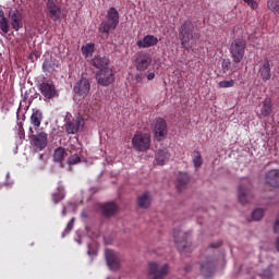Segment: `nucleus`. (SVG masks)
Masks as SVG:
<instances>
[{"mask_svg": "<svg viewBox=\"0 0 279 279\" xmlns=\"http://www.w3.org/2000/svg\"><path fill=\"white\" fill-rule=\"evenodd\" d=\"M73 92L75 95H78V97H88L90 93V81H88V78L82 77L75 83Z\"/></svg>", "mask_w": 279, "mask_h": 279, "instance_id": "9d476101", "label": "nucleus"}, {"mask_svg": "<svg viewBox=\"0 0 279 279\" xmlns=\"http://www.w3.org/2000/svg\"><path fill=\"white\" fill-rule=\"evenodd\" d=\"M217 267V262L213 257H206V259L201 263V274L204 278H210L215 274Z\"/></svg>", "mask_w": 279, "mask_h": 279, "instance_id": "2eb2a0df", "label": "nucleus"}, {"mask_svg": "<svg viewBox=\"0 0 279 279\" xmlns=\"http://www.w3.org/2000/svg\"><path fill=\"white\" fill-rule=\"evenodd\" d=\"M64 199V186L59 185L57 192L52 194L53 204H58Z\"/></svg>", "mask_w": 279, "mask_h": 279, "instance_id": "7c9ffc66", "label": "nucleus"}, {"mask_svg": "<svg viewBox=\"0 0 279 279\" xmlns=\"http://www.w3.org/2000/svg\"><path fill=\"white\" fill-rule=\"evenodd\" d=\"M58 69V61L53 58H48L43 63V71L45 73H53Z\"/></svg>", "mask_w": 279, "mask_h": 279, "instance_id": "a878e982", "label": "nucleus"}, {"mask_svg": "<svg viewBox=\"0 0 279 279\" xmlns=\"http://www.w3.org/2000/svg\"><path fill=\"white\" fill-rule=\"evenodd\" d=\"M221 69L223 71V73H226L227 71H231V73H236V71H238L236 66H232V62L230 61V59L222 60Z\"/></svg>", "mask_w": 279, "mask_h": 279, "instance_id": "2f4dec72", "label": "nucleus"}, {"mask_svg": "<svg viewBox=\"0 0 279 279\" xmlns=\"http://www.w3.org/2000/svg\"><path fill=\"white\" fill-rule=\"evenodd\" d=\"M62 215H66V207L63 206V209H62Z\"/></svg>", "mask_w": 279, "mask_h": 279, "instance_id": "de8ad7c7", "label": "nucleus"}, {"mask_svg": "<svg viewBox=\"0 0 279 279\" xmlns=\"http://www.w3.org/2000/svg\"><path fill=\"white\" fill-rule=\"evenodd\" d=\"M31 122L34 128H40V123L43 122V112L40 110H35L31 116Z\"/></svg>", "mask_w": 279, "mask_h": 279, "instance_id": "c756f323", "label": "nucleus"}, {"mask_svg": "<svg viewBox=\"0 0 279 279\" xmlns=\"http://www.w3.org/2000/svg\"><path fill=\"white\" fill-rule=\"evenodd\" d=\"M137 206L143 210H147L149 206H151V193L144 192L143 194L137 196Z\"/></svg>", "mask_w": 279, "mask_h": 279, "instance_id": "5701e85b", "label": "nucleus"}, {"mask_svg": "<svg viewBox=\"0 0 279 279\" xmlns=\"http://www.w3.org/2000/svg\"><path fill=\"white\" fill-rule=\"evenodd\" d=\"M64 154H66V149L62 146H59L53 151V160L54 162H60L61 167H64V165L62 163V161L64 160Z\"/></svg>", "mask_w": 279, "mask_h": 279, "instance_id": "cd10ccee", "label": "nucleus"}, {"mask_svg": "<svg viewBox=\"0 0 279 279\" xmlns=\"http://www.w3.org/2000/svg\"><path fill=\"white\" fill-rule=\"evenodd\" d=\"M46 8L48 10V16H50L52 21H58V19H60V15L62 14V5L60 4V1L47 0Z\"/></svg>", "mask_w": 279, "mask_h": 279, "instance_id": "f8f14e48", "label": "nucleus"}, {"mask_svg": "<svg viewBox=\"0 0 279 279\" xmlns=\"http://www.w3.org/2000/svg\"><path fill=\"white\" fill-rule=\"evenodd\" d=\"M186 271H189V268H185Z\"/></svg>", "mask_w": 279, "mask_h": 279, "instance_id": "603ef678", "label": "nucleus"}, {"mask_svg": "<svg viewBox=\"0 0 279 279\" xmlns=\"http://www.w3.org/2000/svg\"><path fill=\"white\" fill-rule=\"evenodd\" d=\"M258 73L263 82H269V80H271V65L268 59L259 66Z\"/></svg>", "mask_w": 279, "mask_h": 279, "instance_id": "4be33fe9", "label": "nucleus"}, {"mask_svg": "<svg viewBox=\"0 0 279 279\" xmlns=\"http://www.w3.org/2000/svg\"><path fill=\"white\" fill-rule=\"evenodd\" d=\"M244 3H247V5H250V8H252V10H256V8H258V2L254 1V0H243Z\"/></svg>", "mask_w": 279, "mask_h": 279, "instance_id": "79ce46f5", "label": "nucleus"}, {"mask_svg": "<svg viewBox=\"0 0 279 279\" xmlns=\"http://www.w3.org/2000/svg\"><path fill=\"white\" fill-rule=\"evenodd\" d=\"M119 25V11L116 8H110L107 12V21H102L99 25V33L102 34L101 38H109L110 32L117 29Z\"/></svg>", "mask_w": 279, "mask_h": 279, "instance_id": "f03ea898", "label": "nucleus"}, {"mask_svg": "<svg viewBox=\"0 0 279 279\" xmlns=\"http://www.w3.org/2000/svg\"><path fill=\"white\" fill-rule=\"evenodd\" d=\"M271 112H274V102H271V98H266L259 105V111H257V116L259 119H266V117H270Z\"/></svg>", "mask_w": 279, "mask_h": 279, "instance_id": "f3484780", "label": "nucleus"}, {"mask_svg": "<svg viewBox=\"0 0 279 279\" xmlns=\"http://www.w3.org/2000/svg\"><path fill=\"white\" fill-rule=\"evenodd\" d=\"M39 90L45 99H56L58 97V89L53 81H44L39 84Z\"/></svg>", "mask_w": 279, "mask_h": 279, "instance_id": "0eeeda50", "label": "nucleus"}, {"mask_svg": "<svg viewBox=\"0 0 279 279\" xmlns=\"http://www.w3.org/2000/svg\"><path fill=\"white\" fill-rule=\"evenodd\" d=\"M274 233L278 234L279 233V220H276L275 225H274Z\"/></svg>", "mask_w": 279, "mask_h": 279, "instance_id": "37998d69", "label": "nucleus"}, {"mask_svg": "<svg viewBox=\"0 0 279 279\" xmlns=\"http://www.w3.org/2000/svg\"><path fill=\"white\" fill-rule=\"evenodd\" d=\"M0 29L2 34H9L10 21L8 20V17L0 19Z\"/></svg>", "mask_w": 279, "mask_h": 279, "instance_id": "f704fd0d", "label": "nucleus"}, {"mask_svg": "<svg viewBox=\"0 0 279 279\" xmlns=\"http://www.w3.org/2000/svg\"><path fill=\"white\" fill-rule=\"evenodd\" d=\"M81 217H83V219H86V218H88V214H86V211L83 210L81 214Z\"/></svg>", "mask_w": 279, "mask_h": 279, "instance_id": "a18cd8bd", "label": "nucleus"}, {"mask_svg": "<svg viewBox=\"0 0 279 279\" xmlns=\"http://www.w3.org/2000/svg\"><path fill=\"white\" fill-rule=\"evenodd\" d=\"M9 21L12 29L19 32L23 27V13L16 9L9 11Z\"/></svg>", "mask_w": 279, "mask_h": 279, "instance_id": "ddd939ff", "label": "nucleus"}, {"mask_svg": "<svg viewBox=\"0 0 279 279\" xmlns=\"http://www.w3.org/2000/svg\"><path fill=\"white\" fill-rule=\"evenodd\" d=\"M169 264L160 265L158 262L148 263L147 276L149 279H165L169 276Z\"/></svg>", "mask_w": 279, "mask_h": 279, "instance_id": "39448f33", "label": "nucleus"}, {"mask_svg": "<svg viewBox=\"0 0 279 279\" xmlns=\"http://www.w3.org/2000/svg\"><path fill=\"white\" fill-rule=\"evenodd\" d=\"M266 184L272 189H279V169L269 170L265 177Z\"/></svg>", "mask_w": 279, "mask_h": 279, "instance_id": "aec40b11", "label": "nucleus"}, {"mask_svg": "<svg viewBox=\"0 0 279 279\" xmlns=\"http://www.w3.org/2000/svg\"><path fill=\"white\" fill-rule=\"evenodd\" d=\"M154 77H156V74L154 72H151L147 75V80H149V81L154 80Z\"/></svg>", "mask_w": 279, "mask_h": 279, "instance_id": "c03bdc74", "label": "nucleus"}, {"mask_svg": "<svg viewBox=\"0 0 279 279\" xmlns=\"http://www.w3.org/2000/svg\"><path fill=\"white\" fill-rule=\"evenodd\" d=\"M192 162H193L195 169H199V167H202V165H204V160H202V154L198 150L193 151Z\"/></svg>", "mask_w": 279, "mask_h": 279, "instance_id": "473e14b6", "label": "nucleus"}, {"mask_svg": "<svg viewBox=\"0 0 279 279\" xmlns=\"http://www.w3.org/2000/svg\"><path fill=\"white\" fill-rule=\"evenodd\" d=\"M39 158H43V155H40Z\"/></svg>", "mask_w": 279, "mask_h": 279, "instance_id": "8fccbe9b", "label": "nucleus"}, {"mask_svg": "<svg viewBox=\"0 0 279 279\" xmlns=\"http://www.w3.org/2000/svg\"><path fill=\"white\" fill-rule=\"evenodd\" d=\"M173 236L179 252H184V250L189 247V233L181 230H174Z\"/></svg>", "mask_w": 279, "mask_h": 279, "instance_id": "4468645a", "label": "nucleus"}, {"mask_svg": "<svg viewBox=\"0 0 279 279\" xmlns=\"http://www.w3.org/2000/svg\"><path fill=\"white\" fill-rule=\"evenodd\" d=\"M170 155L166 149H159L156 154V161L158 165H165L169 160Z\"/></svg>", "mask_w": 279, "mask_h": 279, "instance_id": "c85d7f7f", "label": "nucleus"}, {"mask_svg": "<svg viewBox=\"0 0 279 279\" xmlns=\"http://www.w3.org/2000/svg\"><path fill=\"white\" fill-rule=\"evenodd\" d=\"M80 125H82V121L80 119H65V132L69 134L77 133Z\"/></svg>", "mask_w": 279, "mask_h": 279, "instance_id": "b1692460", "label": "nucleus"}, {"mask_svg": "<svg viewBox=\"0 0 279 279\" xmlns=\"http://www.w3.org/2000/svg\"><path fill=\"white\" fill-rule=\"evenodd\" d=\"M254 185L250 179H243L238 186V202L241 206H250L254 202Z\"/></svg>", "mask_w": 279, "mask_h": 279, "instance_id": "7ed1b4c3", "label": "nucleus"}, {"mask_svg": "<svg viewBox=\"0 0 279 279\" xmlns=\"http://www.w3.org/2000/svg\"><path fill=\"white\" fill-rule=\"evenodd\" d=\"M29 130H31L32 134H34V130H32V128Z\"/></svg>", "mask_w": 279, "mask_h": 279, "instance_id": "09e8293b", "label": "nucleus"}, {"mask_svg": "<svg viewBox=\"0 0 279 279\" xmlns=\"http://www.w3.org/2000/svg\"><path fill=\"white\" fill-rule=\"evenodd\" d=\"M135 63L137 71H147V69H149V64H151V56H149V53L142 52L137 54Z\"/></svg>", "mask_w": 279, "mask_h": 279, "instance_id": "a211bd4d", "label": "nucleus"}, {"mask_svg": "<svg viewBox=\"0 0 279 279\" xmlns=\"http://www.w3.org/2000/svg\"><path fill=\"white\" fill-rule=\"evenodd\" d=\"M97 84L100 86H110L112 82H114V73H112V69L106 68L104 70H99L96 73Z\"/></svg>", "mask_w": 279, "mask_h": 279, "instance_id": "6e6552de", "label": "nucleus"}, {"mask_svg": "<svg viewBox=\"0 0 279 279\" xmlns=\"http://www.w3.org/2000/svg\"><path fill=\"white\" fill-rule=\"evenodd\" d=\"M132 145L136 151H147L151 146V137L149 134H135L132 138Z\"/></svg>", "mask_w": 279, "mask_h": 279, "instance_id": "423d86ee", "label": "nucleus"}, {"mask_svg": "<svg viewBox=\"0 0 279 279\" xmlns=\"http://www.w3.org/2000/svg\"><path fill=\"white\" fill-rule=\"evenodd\" d=\"M92 64L95 69L104 71V69H110V59L106 56L98 54L92 59Z\"/></svg>", "mask_w": 279, "mask_h": 279, "instance_id": "6ab92c4d", "label": "nucleus"}, {"mask_svg": "<svg viewBox=\"0 0 279 279\" xmlns=\"http://www.w3.org/2000/svg\"><path fill=\"white\" fill-rule=\"evenodd\" d=\"M264 217H265V210H263V208H256L252 213L253 221H260V219H263Z\"/></svg>", "mask_w": 279, "mask_h": 279, "instance_id": "e433bc0d", "label": "nucleus"}, {"mask_svg": "<svg viewBox=\"0 0 279 279\" xmlns=\"http://www.w3.org/2000/svg\"><path fill=\"white\" fill-rule=\"evenodd\" d=\"M100 210L104 217H112L117 215L118 207L114 203H105L100 206Z\"/></svg>", "mask_w": 279, "mask_h": 279, "instance_id": "393cba45", "label": "nucleus"}, {"mask_svg": "<svg viewBox=\"0 0 279 279\" xmlns=\"http://www.w3.org/2000/svg\"><path fill=\"white\" fill-rule=\"evenodd\" d=\"M136 45H137V47H140V49H147L149 47H156V45H158V37H156L154 35H146V36H144L143 39L137 40Z\"/></svg>", "mask_w": 279, "mask_h": 279, "instance_id": "412c9836", "label": "nucleus"}, {"mask_svg": "<svg viewBox=\"0 0 279 279\" xmlns=\"http://www.w3.org/2000/svg\"><path fill=\"white\" fill-rule=\"evenodd\" d=\"M168 132L169 131L167 129V121H165V119L162 118H158L155 121V125H154V134H155L156 141H159V142L165 141Z\"/></svg>", "mask_w": 279, "mask_h": 279, "instance_id": "9b49d317", "label": "nucleus"}, {"mask_svg": "<svg viewBox=\"0 0 279 279\" xmlns=\"http://www.w3.org/2000/svg\"><path fill=\"white\" fill-rule=\"evenodd\" d=\"M221 245H223V241L219 240L217 242L210 243L209 247L211 250H219V247H221Z\"/></svg>", "mask_w": 279, "mask_h": 279, "instance_id": "a19ab883", "label": "nucleus"}, {"mask_svg": "<svg viewBox=\"0 0 279 279\" xmlns=\"http://www.w3.org/2000/svg\"><path fill=\"white\" fill-rule=\"evenodd\" d=\"M106 262L111 269V271H119L121 269V258H119V254L114 253V251L107 248L105 251Z\"/></svg>", "mask_w": 279, "mask_h": 279, "instance_id": "1a4fd4ad", "label": "nucleus"}, {"mask_svg": "<svg viewBox=\"0 0 279 279\" xmlns=\"http://www.w3.org/2000/svg\"><path fill=\"white\" fill-rule=\"evenodd\" d=\"M267 7L271 12H279V0H268Z\"/></svg>", "mask_w": 279, "mask_h": 279, "instance_id": "4c0bfd02", "label": "nucleus"}, {"mask_svg": "<svg viewBox=\"0 0 279 279\" xmlns=\"http://www.w3.org/2000/svg\"><path fill=\"white\" fill-rule=\"evenodd\" d=\"M87 254H90V251H88Z\"/></svg>", "mask_w": 279, "mask_h": 279, "instance_id": "3c124183", "label": "nucleus"}, {"mask_svg": "<svg viewBox=\"0 0 279 279\" xmlns=\"http://www.w3.org/2000/svg\"><path fill=\"white\" fill-rule=\"evenodd\" d=\"M202 38L197 24L191 20L183 22L179 28V40L183 49L189 51L191 49V43H197Z\"/></svg>", "mask_w": 279, "mask_h": 279, "instance_id": "f257e3e1", "label": "nucleus"}, {"mask_svg": "<svg viewBox=\"0 0 279 279\" xmlns=\"http://www.w3.org/2000/svg\"><path fill=\"white\" fill-rule=\"evenodd\" d=\"M75 223V218H72L68 225H66V228L64 230V234H69V232H71L73 230V226Z\"/></svg>", "mask_w": 279, "mask_h": 279, "instance_id": "ea45409f", "label": "nucleus"}, {"mask_svg": "<svg viewBox=\"0 0 279 279\" xmlns=\"http://www.w3.org/2000/svg\"><path fill=\"white\" fill-rule=\"evenodd\" d=\"M95 51V44H86L82 47V53L85 56V58H88V56H93V52Z\"/></svg>", "mask_w": 279, "mask_h": 279, "instance_id": "c9c22d12", "label": "nucleus"}, {"mask_svg": "<svg viewBox=\"0 0 279 279\" xmlns=\"http://www.w3.org/2000/svg\"><path fill=\"white\" fill-rule=\"evenodd\" d=\"M234 86V80L219 82L220 88H232Z\"/></svg>", "mask_w": 279, "mask_h": 279, "instance_id": "58836bf2", "label": "nucleus"}, {"mask_svg": "<svg viewBox=\"0 0 279 279\" xmlns=\"http://www.w3.org/2000/svg\"><path fill=\"white\" fill-rule=\"evenodd\" d=\"M80 162H82V157H80V155L75 154V155L71 156L68 159L69 170L72 171L73 165H80Z\"/></svg>", "mask_w": 279, "mask_h": 279, "instance_id": "72a5a7b5", "label": "nucleus"}, {"mask_svg": "<svg viewBox=\"0 0 279 279\" xmlns=\"http://www.w3.org/2000/svg\"><path fill=\"white\" fill-rule=\"evenodd\" d=\"M190 181H191V178L189 177V174H186V173L180 174L177 180L178 191L182 192V191L186 190V186L189 185Z\"/></svg>", "mask_w": 279, "mask_h": 279, "instance_id": "bb28decb", "label": "nucleus"}, {"mask_svg": "<svg viewBox=\"0 0 279 279\" xmlns=\"http://www.w3.org/2000/svg\"><path fill=\"white\" fill-rule=\"evenodd\" d=\"M247 48V41L243 38L234 39L230 45V54L234 64H240L245 58V49Z\"/></svg>", "mask_w": 279, "mask_h": 279, "instance_id": "20e7f679", "label": "nucleus"}, {"mask_svg": "<svg viewBox=\"0 0 279 279\" xmlns=\"http://www.w3.org/2000/svg\"><path fill=\"white\" fill-rule=\"evenodd\" d=\"M0 19H5V13L0 9Z\"/></svg>", "mask_w": 279, "mask_h": 279, "instance_id": "49530a36", "label": "nucleus"}, {"mask_svg": "<svg viewBox=\"0 0 279 279\" xmlns=\"http://www.w3.org/2000/svg\"><path fill=\"white\" fill-rule=\"evenodd\" d=\"M31 143L33 147H35L36 149H39V151H43V149L47 147V143H49L47 133L40 132L37 135H32Z\"/></svg>", "mask_w": 279, "mask_h": 279, "instance_id": "dca6fc26", "label": "nucleus"}]
</instances>
